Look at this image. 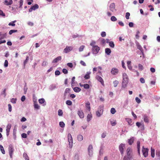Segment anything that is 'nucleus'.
Segmentation results:
<instances>
[{
    "mask_svg": "<svg viewBox=\"0 0 160 160\" xmlns=\"http://www.w3.org/2000/svg\"><path fill=\"white\" fill-rule=\"evenodd\" d=\"M115 4L114 3L111 4L109 6L110 10L112 12L115 11Z\"/></svg>",
    "mask_w": 160,
    "mask_h": 160,
    "instance_id": "obj_10",
    "label": "nucleus"
},
{
    "mask_svg": "<svg viewBox=\"0 0 160 160\" xmlns=\"http://www.w3.org/2000/svg\"><path fill=\"white\" fill-rule=\"evenodd\" d=\"M103 112V107H99L98 110L96 112V114L98 117H100L101 115L102 114Z\"/></svg>",
    "mask_w": 160,
    "mask_h": 160,
    "instance_id": "obj_3",
    "label": "nucleus"
},
{
    "mask_svg": "<svg viewBox=\"0 0 160 160\" xmlns=\"http://www.w3.org/2000/svg\"><path fill=\"white\" fill-rule=\"evenodd\" d=\"M118 70L115 68H112L111 70V73L113 75H115L118 73Z\"/></svg>",
    "mask_w": 160,
    "mask_h": 160,
    "instance_id": "obj_14",
    "label": "nucleus"
},
{
    "mask_svg": "<svg viewBox=\"0 0 160 160\" xmlns=\"http://www.w3.org/2000/svg\"><path fill=\"white\" fill-rule=\"evenodd\" d=\"M128 82V81L127 80L123 81L122 83V88H125L127 87Z\"/></svg>",
    "mask_w": 160,
    "mask_h": 160,
    "instance_id": "obj_16",
    "label": "nucleus"
},
{
    "mask_svg": "<svg viewBox=\"0 0 160 160\" xmlns=\"http://www.w3.org/2000/svg\"><path fill=\"white\" fill-rule=\"evenodd\" d=\"M123 81H128V77L127 74L124 73L123 74Z\"/></svg>",
    "mask_w": 160,
    "mask_h": 160,
    "instance_id": "obj_21",
    "label": "nucleus"
},
{
    "mask_svg": "<svg viewBox=\"0 0 160 160\" xmlns=\"http://www.w3.org/2000/svg\"><path fill=\"white\" fill-rule=\"evenodd\" d=\"M151 155L152 157L154 158L155 156V150L151 148Z\"/></svg>",
    "mask_w": 160,
    "mask_h": 160,
    "instance_id": "obj_25",
    "label": "nucleus"
},
{
    "mask_svg": "<svg viewBox=\"0 0 160 160\" xmlns=\"http://www.w3.org/2000/svg\"><path fill=\"white\" fill-rule=\"evenodd\" d=\"M84 47H85L84 46L82 45V46H81L79 48V51L80 52L82 51L83 50V49L84 48Z\"/></svg>",
    "mask_w": 160,
    "mask_h": 160,
    "instance_id": "obj_51",
    "label": "nucleus"
},
{
    "mask_svg": "<svg viewBox=\"0 0 160 160\" xmlns=\"http://www.w3.org/2000/svg\"><path fill=\"white\" fill-rule=\"evenodd\" d=\"M48 64V62L47 61H44L42 63V66H45L47 65Z\"/></svg>",
    "mask_w": 160,
    "mask_h": 160,
    "instance_id": "obj_61",
    "label": "nucleus"
},
{
    "mask_svg": "<svg viewBox=\"0 0 160 160\" xmlns=\"http://www.w3.org/2000/svg\"><path fill=\"white\" fill-rule=\"evenodd\" d=\"M73 49L72 46H66L64 49L63 52L65 53H67L71 51Z\"/></svg>",
    "mask_w": 160,
    "mask_h": 160,
    "instance_id": "obj_5",
    "label": "nucleus"
},
{
    "mask_svg": "<svg viewBox=\"0 0 160 160\" xmlns=\"http://www.w3.org/2000/svg\"><path fill=\"white\" fill-rule=\"evenodd\" d=\"M17 22V21L15 20L14 21H13L11 22H10L8 23V25L9 26H15V23Z\"/></svg>",
    "mask_w": 160,
    "mask_h": 160,
    "instance_id": "obj_29",
    "label": "nucleus"
},
{
    "mask_svg": "<svg viewBox=\"0 0 160 160\" xmlns=\"http://www.w3.org/2000/svg\"><path fill=\"white\" fill-rule=\"evenodd\" d=\"M34 106L35 109H38L40 108V106L36 102H34Z\"/></svg>",
    "mask_w": 160,
    "mask_h": 160,
    "instance_id": "obj_30",
    "label": "nucleus"
},
{
    "mask_svg": "<svg viewBox=\"0 0 160 160\" xmlns=\"http://www.w3.org/2000/svg\"><path fill=\"white\" fill-rule=\"evenodd\" d=\"M109 45L112 48H114V44L113 42H110L109 43Z\"/></svg>",
    "mask_w": 160,
    "mask_h": 160,
    "instance_id": "obj_40",
    "label": "nucleus"
},
{
    "mask_svg": "<svg viewBox=\"0 0 160 160\" xmlns=\"http://www.w3.org/2000/svg\"><path fill=\"white\" fill-rule=\"evenodd\" d=\"M95 78L98 81L100 82L102 85H104V81L103 79L101 77L98 75H97L96 76Z\"/></svg>",
    "mask_w": 160,
    "mask_h": 160,
    "instance_id": "obj_8",
    "label": "nucleus"
},
{
    "mask_svg": "<svg viewBox=\"0 0 160 160\" xmlns=\"http://www.w3.org/2000/svg\"><path fill=\"white\" fill-rule=\"evenodd\" d=\"M56 88V86L54 84H52L50 85L49 87V89L51 90H52Z\"/></svg>",
    "mask_w": 160,
    "mask_h": 160,
    "instance_id": "obj_32",
    "label": "nucleus"
},
{
    "mask_svg": "<svg viewBox=\"0 0 160 160\" xmlns=\"http://www.w3.org/2000/svg\"><path fill=\"white\" fill-rule=\"evenodd\" d=\"M12 0H5L4 4L8 6L11 5L12 3Z\"/></svg>",
    "mask_w": 160,
    "mask_h": 160,
    "instance_id": "obj_15",
    "label": "nucleus"
},
{
    "mask_svg": "<svg viewBox=\"0 0 160 160\" xmlns=\"http://www.w3.org/2000/svg\"><path fill=\"white\" fill-rule=\"evenodd\" d=\"M38 101L39 103L40 104H43L45 102V100L44 98H43L39 99Z\"/></svg>",
    "mask_w": 160,
    "mask_h": 160,
    "instance_id": "obj_33",
    "label": "nucleus"
},
{
    "mask_svg": "<svg viewBox=\"0 0 160 160\" xmlns=\"http://www.w3.org/2000/svg\"><path fill=\"white\" fill-rule=\"evenodd\" d=\"M78 114L81 118H84V114L82 110H78Z\"/></svg>",
    "mask_w": 160,
    "mask_h": 160,
    "instance_id": "obj_12",
    "label": "nucleus"
},
{
    "mask_svg": "<svg viewBox=\"0 0 160 160\" xmlns=\"http://www.w3.org/2000/svg\"><path fill=\"white\" fill-rule=\"evenodd\" d=\"M106 135V132H103L101 134V137L102 138H104L105 137Z\"/></svg>",
    "mask_w": 160,
    "mask_h": 160,
    "instance_id": "obj_58",
    "label": "nucleus"
},
{
    "mask_svg": "<svg viewBox=\"0 0 160 160\" xmlns=\"http://www.w3.org/2000/svg\"><path fill=\"white\" fill-rule=\"evenodd\" d=\"M138 69L140 70H142L143 69V66L140 64H138Z\"/></svg>",
    "mask_w": 160,
    "mask_h": 160,
    "instance_id": "obj_46",
    "label": "nucleus"
},
{
    "mask_svg": "<svg viewBox=\"0 0 160 160\" xmlns=\"http://www.w3.org/2000/svg\"><path fill=\"white\" fill-rule=\"evenodd\" d=\"M105 52L108 55H109L111 52L110 49L109 48H106L105 49Z\"/></svg>",
    "mask_w": 160,
    "mask_h": 160,
    "instance_id": "obj_23",
    "label": "nucleus"
},
{
    "mask_svg": "<svg viewBox=\"0 0 160 160\" xmlns=\"http://www.w3.org/2000/svg\"><path fill=\"white\" fill-rule=\"evenodd\" d=\"M156 156L158 157H160V151L159 150H157L156 151Z\"/></svg>",
    "mask_w": 160,
    "mask_h": 160,
    "instance_id": "obj_47",
    "label": "nucleus"
},
{
    "mask_svg": "<svg viewBox=\"0 0 160 160\" xmlns=\"http://www.w3.org/2000/svg\"><path fill=\"white\" fill-rule=\"evenodd\" d=\"M134 141L133 138H131L128 141V143L130 145H131L133 143Z\"/></svg>",
    "mask_w": 160,
    "mask_h": 160,
    "instance_id": "obj_36",
    "label": "nucleus"
},
{
    "mask_svg": "<svg viewBox=\"0 0 160 160\" xmlns=\"http://www.w3.org/2000/svg\"><path fill=\"white\" fill-rule=\"evenodd\" d=\"M100 49V48L98 46H94L93 47H92V50L93 53L95 54H97L98 52Z\"/></svg>",
    "mask_w": 160,
    "mask_h": 160,
    "instance_id": "obj_4",
    "label": "nucleus"
},
{
    "mask_svg": "<svg viewBox=\"0 0 160 160\" xmlns=\"http://www.w3.org/2000/svg\"><path fill=\"white\" fill-rule=\"evenodd\" d=\"M66 104L70 106L72 104V101H71L70 100H68L66 101Z\"/></svg>",
    "mask_w": 160,
    "mask_h": 160,
    "instance_id": "obj_45",
    "label": "nucleus"
},
{
    "mask_svg": "<svg viewBox=\"0 0 160 160\" xmlns=\"http://www.w3.org/2000/svg\"><path fill=\"white\" fill-rule=\"evenodd\" d=\"M73 89L74 91L76 92H79L81 90V88L78 87L74 88Z\"/></svg>",
    "mask_w": 160,
    "mask_h": 160,
    "instance_id": "obj_27",
    "label": "nucleus"
},
{
    "mask_svg": "<svg viewBox=\"0 0 160 160\" xmlns=\"http://www.w3.org/2000/svg\"><path fill=\"white\" fill-rule=\"evenodd\" d=\"M58 115L59 116H62L63 114V112L61 109H59L58 111Z\"/></svg>",
    "mask_w": 160,
    "mask_h": 160,
    "instance_id": "obj_43",
    "label": "nucleus"
},
{
    "mask_svg": "<svg viewBox=\"0 0 160 160\" xmlns=\"http://www.w3.org/2000/svg\"><path fill=\"white\" fill-rule=\"evenodd\" d=\"M70 88H66L64 92V98H66V96H67L68 94H69L70 93Z\"/></svg>",
    "mask_w": 160,
    "mask_h": 160,
    "instance_id": "obj_17",
    "label": "nucleus"
},
{
    "mask_svg": "<svg viewBox=\"0 0 160 160\" xmlns=\"http://www.w3.org/2000/svg\"><path fill=\"white\" fill-rule=\"evenodd\" d=\"M11 124L10 123L8 124L6 127V132H7V135L8 136L10 132V128L11 127Z\"/></svg>",
    "mask_w": 160,
    "mask_h": 160,
    "instance_id": "obj_11",
    "label": "nucleus"
},
{
    "mask_svg": "<svg viewBox=\"0 0 160 160\" xmlns=\"http://www.w3.org/2000/svg\"><path fill=\"white\" fill-rule=\"evenodd\" d=\"M111 20L112 21H115L117 20V19L115 16H113L111 17Z\"/></svg>",
    "mask_w": 160,
    "mask_h": 160,
    "instance_id": "obj_50",
    "label": "nucleus"
},
{
    "mask_svg": "<svg viewBox=\"0 0 160 160\" xmlns=\"http://www.w3.org/2000/svg\"><path fill=\"white\" fill-rule=\"evenodd\" d=\"M77 139L79 141H81L83 139V137L81 134H79L77 136Z\"/></svg>",
    "mask_w": 160,
    "mask_h": 160,
    "instance_id": "obj_24",
    "label": "nucleus"
},
{
    "mask_svg": "<svg viewBox=\"0 0 160 160\" xmlns=\"http://www.w3.org/2000/svg\"><path fill=\"white\" fill-rule=\"evenodd\" d=\"M8 66V62L7 60H5L4 63V66L5 67H7Z\"/></svg>",
    "mask_w": 160,
    "mask_h": 160,
    "instance_id": "obj_59",
    "label": "nucleus"
},
{
    "mask_svg": "<svg viewBox=\"0 0 160 160\" xmlns=\"http://www.w3.org/2000/svg\"><path fill=\"white\" fill-rule=\"evenodd\" d=\"M135 100L136 102L138 103H139L141 102V101L140 99H139L138 97H136L135 98Z\"/></svg>",
    "mask_w": 160,
    "mask_h": 160,
    "instance_id": "obj_55",
    "label": "nucleus"
},
{
    "mask_svg": "<svg viewBox=\"0 0 160 160\" xmlns=\"http://www.w3.org/2000/svg\"><path fill=\"white\" fill-rule=\"evenodd\" d=\"M85 106L86 108L90 111L91 110V108L90 107V103L89 102H88L86 103Z\"/></svg>",
    "mask_w": 160,
    "mask_h": 160,
    "instance_id": "obj_20",
    "label": "nucleus"
},
{
    "mask_svg": "<svg viewBox=\"0 0 160 160\" xmlns=\"http://www.w3.org/2000/svg\"><path fill=\"white\" fill-rule=\"evenodd\" d=\"M111 124L112 126H114L116 124V121L114 120L111 121Z\"/></svg>",
    "mask_w": 160,
    "mask_h": 160,
    "instance_id": "obj_37",
    "label": "nucleus"
},
{
    "mask_svg": "<svg viewBox=\"0 0 160 160\" xmlns=\"http://www.w3.org/2000/svg\"><path fill=\"white\" fill-rule=\"evenodd\" d=\"M23 156L25 160H29L28 157L26 153H24L23 154Z\"/></svg>",
    "mask_w": 160,
    "mask_h": 160,
    "instance_id": "obj_34",
    "label": "nucleus"
},
{
    "mask_svg": "<svg viewBox=\"0 0 160 160\" xmlns=\"http://www.w3.org/2000/svg\"><path fill=\"white\" fill-rule=\"evenodd\" d=\"M8 150L9 151V155L11 157V158L13 152V147L12 146H10L8 148Z\"/></svg>",
    "mask_w": 160,
    "mask_h": 160,
    "instance_id": "obj_13",
    "label": "nucleus"
},
{
    "mask_svg": "<svg viewBox=\"0 0 160 160\" xmlns=\"http://www.w3.org/2000/svg\"><path fill=\"white\" fill-rule=\"evenodd\" d=\"M148 149L147 148H145L143 147L142 152L144 156L146 157L148 154Z\"/></svg>",
    "mask_w": 160,
    "mask_h": 160,
    "instance_id": "obj_6",
    "label": "nucleus"
},
{
    "mask_svg": "<svg viewBox=\"0 0 160 160\" xmlns=\"http://www.w3.org/2000/svg\"><path fill=\"white\" fill-rule=\"evenodd\" d=\"M111 112L112 114H114L116 112L115 109L114 108H112L111 109Z\"/></svg>",
    "mask_w": 160,
    "mask_h": 160,
    "instance_id": "obj_42",
    "label": "nucleus"
},
{
    "mask_svg": "<svg viewBox=\"0 0 160 160\" xmlns=\"http://www.w3.org/2000/svg\"><path fill=\"white\" fill-rule=\"evenodd\" d=\"M125 147V145L123 144H121L119 146V149L120 151L121 154L122 155L123 154L124 150L123 148Z\"/></svg>",
    "mask_w": 160,
    "mask_h": 160,
    "instance_id": "obj_9",
    "label": "nucleus"
},
{
    "mask_svg": "<svg viewBox=\"0 0 160 160\" xmlns=\"http://www.w3.org/2000/svg\"><path fill=\"white\" fill-rule=\"evenodd\" d=\"M96 42L95 41H92L90 43V45L92 47H93L94 46H96L95 45Z\"/></svg>",
    "mask_w": 160,
    "mask_h": 160,
    "instance_id": "obj_52",
    "label": "nucleus"
},
{
    "mask_svg": "<svg viewBox=\"0 0 160 160\" xmlns=\"http://www.w3.org/2000/svg\"><path fill=\"white\" fill-rule=\"evenodd\" d=\"M130 16V14L129 12H127L126 13V18L127 19H128L129 18V17Z\"/></svg>",
    "mask_w": 160,
    "mask_h": 160,
    "instance_id": "obj_53",
    "label": "nucleus"
},
{
    "mask_svg": "<svg viewBox=\"0 0 160 160\" xmlns=\"http://www.w3.org/2000/svg\"><path fill=\"white\" fill-rule=\"evenodd\" d=\"M62 59V57L61 56H58L54 59L52 61L53 63H56L59 61H60Z\"/></svg>",
    "mask_w": 160,
    "mask_h": 160,
    "instance_id": "obj_18",
    "label": "nucleus"
},
{
    "mask_svg": "<svg viewBox=\"0 0 160 160\" xmlns=\"http://www.w3.org/2000/svg\"><path fill=\"white\" fill-rule=\"evenodd\" d=\"M101 36L102 37H104L106 36V33L105 32H102L101 33Z\"/></svg>",
    "mask_w": 160,
    "mask_h": 160,
    "instance_id": "obj_62",
    "label": "nucleus"
},
{
    "mask_svg": "<svg viewBox=\"0 0 160 160\" xmlns=\"http://www.w3.org/2000/svg\"><path fill=\"white\" fill-rule=\"evenodd\" d=\"M68 139L69 144V147L71 148L72 147L73 140L71 135L70 133L68 134Z\"/></svg>",
    "mask_w": 160,
    "mask_h": 160,
    "instance_id": "obj_2",
    "label": "nucleus"
},
{
    "mask_svg": "<svg viewBox=\"0 0 160 160\" xmlns=\"http://www.w3.org/2000/svg\"><path fill=\"white\" fill-rule=\"evenodd\" d=\"M83 87L85 89H88L89 88V86L88 84H85L83 85Z\"/></svg>",
    "mask_w": 160,
    "mask_h": 160,
    "instance_id": "obj_41",
    "label": "nucleus"
},
{
    "mask_svg": "<svg viewBox=\"0 0 160 160\" xmlns=\"http://www.w3.org/2000/svg\"><path fill=\"white\" fill-rule=\"evenodd\" d=\"M137 48L139 50H140L142 52L143 49H142L141 46L138 43H137Z\"/></svg>",
    "mask_w": 160,
    "mask_h": 160,
    "instance_id": "obj_26",
    "label": "nucleus"
},
{
    "mask_svg": "<svg viewBox=\"0 0 160 160\" xmlns=\"http://www.w3.org/2000/svg\"><path fill=\"white\" fill-rule=\"evenodd\" d=\"M17 99L16 98H12L11 99L10 101L13 103H16Z\"/></svg>",
    "mask_w": 160,
    "mask_h": 160,
    "instance_id": "obj_48",
    "label": "nucleus"
},
{
    "mask_svg": "<svg viewBox=\"0 0 160 160\" xmlns=\"http://www.w3.org/2000/svg\"><path fill=\"white\" fill-rule=\"evenodd\" d=\"M91 73V72L90 71L87 72L86 74L84 77V78L86 79H89L90 78V74Z\"/></svg>",
    "mask_w": 160,
    "mask_h": 160,
    "instance_id": "obj_19",
    "label": "nucleus"
},
{
    "mask_svg": "<svg viewBox=\"0 0 160 160\" xmlns=\"http://www.w3.org/2000/svg\"><path fill=\"white\" fill-rule=\"evenodd\" d=\"M23 0H20V3H19V8H22V4H23Z\"/></svg>",
    "mask_w": 160,
    "mask_h": 160,
    "instance_id": "obj_56",
    "label": "nucleus"
},
{
    "mask_svg": "<svg viewBox=\"0 0 160 160\" xmlns=\"http://www.w3.org/2000/svg\"><path fill=\"white\" fill-rule=\"evenodd\" d=\"M127 154L126 156L128 159H131L132 158V150L130 148H128L127 150Z\"/></svg>",
    "mask_w": 160,
    "mask_h": 160,
    "instance_id": "obj_1",
    "label": "nucleus"
},
{
    "mask_svg": "<svg viewBox=\"0 0 160 160\" xmlns=\"http://www.w3.org/2000/svg\"><path fill=\"white\" fill-rule=\"evenodd\" d=\"M92 115L91 113L88 114L87 116V121L89 122L92 119Z\"/></svg>",
    "mask_w": 160,
    "mask_h": 160,
    "instance_id": "obj_22",
    "label": "nucleus"
},
{
    "mask_svg": "<svg viewBox=\"0 0 160 160\" xmlns=\"http://www.w3.org/2000/svg\"><path fill=\"white\" fill-rule=\"evenodd\" d=\"M8 111L9 112H11L12 110V106L10 104H8Z\"/></svg>",
    "mask_w": 160,
    "mask_h": 160,
    "instance_id": "obj_57",
    "label": "nucleus"
},
{
    "mask_svg": "<svg viewBox=\"0 0 160 160\" xmlns=\"http://www.w3.org/2000/svg\"><path fill=\"white\" fill-rule=\"evenodd\" d=\"M32 7H33V10H35L36 9L38 8L39 7L38 5L37 4H35L34 5L32 6Z\"/></svg>",
    "mask_w": 160,
    "mask_h": 160,
    "instance_id": "obj_49",
    "label": "nucleus"
},
{
    "mask_svg": "<svg viewBox=\"0 0 160 160\" xmlns=\"http://www.w3.org/2000/svg\"><path fill=\"white\" fill-rule=\"evenodd\" d=\"M29 59V58L28 56H27L26 57V59L24 61V65H25L27 63L28 61V60Z\"/></svg>",
    "mask_w": 160,
    "mask_h": 160,
    "instance_id": "obj_54",
    "label": "nucleus"
},
{
    "mask_svg": "<svg viewBox=\"0 0 160 160\" xmlns=\"http://www.w3.org/2000/svg\"><path fill=\"white\" fill-rule=\"evenodd\" d=\"M17 32V30H11L9 31V34L10 35H11L12 33Z\"/></svg>",
    "mask_w": 160,
    "mask_h": 160,
    "instance_id": "obj_39",
    "label": "nucleus"
},
{
    "mask_svg": "<svg viewBox=\"0 0 160 160\" xmlns=\"http://www.w3.org/2000/svg\"><path fill=\"white\" fill-rule=\"evenodd\" d=\"M6 35H6V33H5V34H3L2 35L1 34V37L0 38V40L4 38H5V37H6Z\"/></svg>",
    "mask_w": 160,
    "mask_h": 160,
    "instance_id": "obj_60",
    "label": "nucleus"
},
{
    "mask_svg": "<svg viewBox=\"0 0 160 160\" xmlns=\"http://www.w3.org/2000/svg\"><path fill=\"white\" fill-rule=\"evenodd\" d=\"M22 137L23 138H27V134L25 133H23L21 135Z\"/></svg>",
    "mask_w": 160,
    "mask_h": 160,
    "instance_id": "obj_63",
    "label": "nucleus"
},
{
    "mask_svg": "<svg viewBox=\"0 0 160 160\" xmlns=\"http://www.w3.org/2000/svg\"><path fill=\"white\" fill-rule=\"evenodd\" d=\"M93 147L92 145H89L88 148V155L90 156H91L93 154L92 151Z\"/></svg>",
    "mask_w": 160,
    "mask_h": 160,
    "instance_id": "obj_7",
    "label": "nucleus"
},
{
    "mask_svg": "<svg viewBox=\"0 0 160 160\" xmlns=\"http://www.w3.org/2000/svg\"><path fill=\"white\" fill-rule=\"evenodd\" d=\"M0 149L2 153L3 154H5V151L3 147L1 145H0Z\"/></svg>",
    "mask_w": 160,
    "mask_h": 160,
    "instance_id": "obj_31",
    "label": "nucleus"
},
{
    "mask_svg": "<svg viewBox=\"0 0 160 160\" xmlns=\"http://www.w3.org/2000/svg\"><path fill=\"white\" fill-rule=\"evenodd\" d=\"M137 148L138 149V153L140 152V142L138 141L137 142Z\"/></svg>",
    "mask_w": 160,
    "mask_h": 160,
    "instance_id": "obj_38",
    "label": "nucleus"
},
{
    "mask_svg": "<svg viewBox=\"0 0 160 160\" xmlns=\"http://www.w3.org/2000/svg\"><path fill=\"white\" fill-rule=\"evenodd\" d=\"M59 124L60 126L62 128H64L65 127V124L63 122H60Z\"/></svg>",
    "mask_w": 160,
    "mask_h": 160,
    "instance_id": "obj_44",
    "label": "nucleus"
},
{
    "mask_svg": "<svg viewBox=\"0 0 160 160\" xmlns=\"http://www.w3.org/2000/svg\"><path fill=\"white\" fill-rule=\"evenodd\" d=\"M118 83L119 82L117 80H115L113 82L114 87H116L117 85L118 84Z\"/></svg>",
    "mask_w": 160,
    "mask_h": 160,
    "instance_id": "obj_35",
    "label": "nucleus"
},
{
    "mask_svg": "<svg viewBox=\"0 0 160 160\" xmlns=\"http://www.w3.org/2000/svg\"><path fill=\"white\" fill-rule=\"evenodd\" d=\"M143 119L144 122L148 123V117L146 115L143 116Z\"/></svg>",
    "mask_w": 160,
    "mask_h": 160,
    "instance_id": "obj_28",
    "label": "nucleus"
},
{
    "mask_svg": "<svg viewBox=\"0 0 160 160\" xmlns=\"http://www.w3.org/2000/svg\"><path fill=\"white\" fill-rule=\"evenodd\" d=\"M67 65L68 67L71 68H72L73 66L72 64L71 63H67Z\"/></svg>",
    "mask_w": 160,
    "mask_h": 160,
    "instance_id": "obj_64",
    "label": "nucleus"
}]
</instances>
